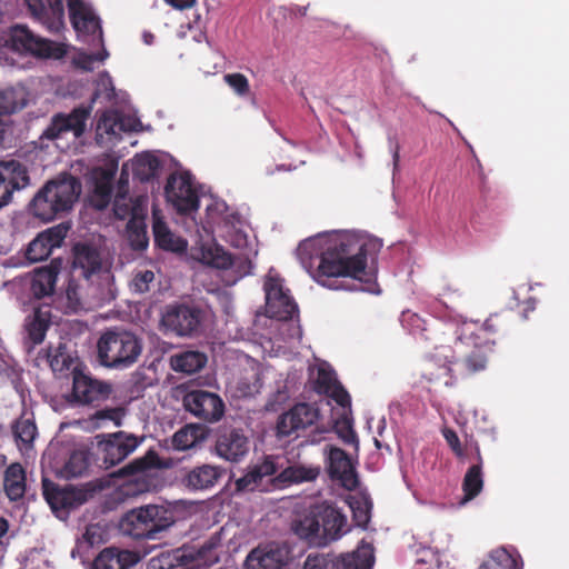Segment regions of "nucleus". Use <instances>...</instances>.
Instances as JSON below:
<instances>
[{
    "label": "nucleus",
    "instance_id": "cd10ccee",
    "mask_svg": "<svg viewBox=\"0 0 569 569\" xmlns=\"http://www.w3.org/2000/svg\"><path fill=\"white\" fill-rule=\"evenodd\" d=\"M292 530L299 538L308 540L310 543L317 546L326 545L321 520L318 515V506L309 513L297 519L292 523Z\"/></svg>",
    "mask_w": 569,
    "mask_h": 569
},
{
    "label": "nucleus",
    "instance_id": "09e8293b",
    "mask_svg": "<svg viewBox=\"0 0 569 569\" xmlns=\"http://www.w3.org/2000/svg\"><path fill=\"white\" fill-rule=\"evenodd\" d=\"M491 560L503 569H522L523 562L519 556L511 555L507 549L499 548L490 553Z\"/></svg>",
    "mask_w": 569,
    "mask_h": 569
},
{
    "label": "nucleus",
    "instance_id": "c9c22d12",
    "mask_svg": "<svg viewBox=\"0 0 569 569\" xmlns=\"http://www.w3.org/2000/svg\"><path fill=\"white\" fill-rule=\"evenodd\" d=\"M57 273L58 267L56 264L49 268L38 269L34 272L31 282V292L36 298H43L52 295Z\"/></svg>",
    "mask_w": 569,
    "mask_h": 569
},
{
    "label": "nucleus",
    "instance_id": "dca6fc26",
    "mask_svg": "<svg viewBox=\"0 0 569 569\" xmlns=\"http://www.w3.org/2000/svg\"><path fill=\"white\" fill-rule=\"evenodd\" d=\"M42 488L47 502L57 516L82 505L87 498L86 492L81 489L71 486L61 488L48 479H43Z\"/></svg>",
    "mask_w": 569,
    "mask_h": 569
},
{
    "label": "nucleus",
    "instance_id": "680f3d73",
    "mask_svg": "<svg viewBox=\"0 0 569 569\" xmlns=\"http://www.w3.org/2000/svg\"><path fill=\"white\" fill-rule=\"evenodd\" d=\"M137 169L143 168L148 170V176L153 174L159 168V160L151 154H144L137 159Z\"/></svg>",
    "mask_w": 569,
    "mask_h": 569
},
{
    "label": "nucleus",
    "instance_id": "39448f33",
    "mask_svg": "<svg viewBox=\"0 0 569 569\" xmlns=\"http://www.w3.org/2000/svg\"><path fill=\"white\" fill-rule=\"evenodd\" d=\"M142 347L138 338L128 331L110 330L98 341V356L101 363L109 368H123L134 363Z\"/></svg>",
    "mask_w": 569,
    "mask_h": 569
},
{
    "label": "nucleus",
    "instance_id": "6ab92c4d",
    "mask_svg": "<svg viewBox=\"0 0 569 569\" xmlns=\"http://www.w3.org/2000/svg\"><path fill=\"white\" fill-rule=\"evenodd\" d=\"M477 325L471 321H463L461 328L458 331V343L457 347L462 345H472L476 350L466 360V365L470 371H479L485 369L487 359L481 350H491V343L489 341H478L479 336H476Z\"/></svg>",
    "mask_w": 569,
    "mask_h": 569
},
{
    "label": "nucleus",
    "instance_id": "423d86ee",
    "mask_svg": "<svg viewBox=\"0 0 569 569\" xmlns=\"http://www.w3.org/2000/svg\"><path fill=\"white\" fill-rule=\"evenodd\" d=\"M383 241L365 231L330 230L301 240L297 249H381Z\"/></svg>",
    "mask_w": 569,
    "mask_h": 569
},
{
    "label": "nucleus",
    "instance_id": "412c9836",
    "mask_svg": "<svg viewBox=\"0 0 569 569\" xmlns=\"http://www.w3.org/2000/svg\"><path fill=\"white\" fill-rule=\"evenodd\" d=\"M163 326L178 336L190 335L199 323L198 313L188 307H173L162 317Z\"/></svg>",
    "mask_w": 569,
    "mask_h": 569
},
{
    "label": "nucleus",
    "instance_id": "3c124183",
    "mask_svg": "<svg viewBox=\"0 0 569 569\" xmlns=\"http://www.w3.org/2000/svg\"><path fill=\"white\" fill-rule=\"evenodd\" d=\"M236 392L240 397H249L259 391L260 383L257 373L251 371L246 377L234 382Z\"/></svg>",
    "mask_w": 569,
    "mask_h": 569
},
{
    "label": "nucleus",
    "instance_id": "473e14b6",
    "mask_svg": "<svg viewBox=\"0 0 569 569\" xmlns=\"http://www.w3.org/2000/svg\"><path fill=\"white\" fill-rule=\"evenodd\" d=\"M208 430L204 426L190 423L179 429L172 437V447L179 451L197 447L207 439Z\"/></svg>",
    "mask_w": 569,
    "mask_h": 569
},
{
    "label": "nucleus",
    "instance_id": "e433bc0d",
    "mask_svg": "<svg viewBox=\"0 0 569 569\" xmlns=\"http://www.w3.org/2000/svg\"><path fill=\"white\" fill-rule=\"evenodd\" d=\"M207 357L199 351H184L170 358L171 368L174 371L194 373L204 367Z\"/></svg>",
    "mask_w": 569,
    "mask_h": 569
},
{
    "label": "nucleus",
    "instance_id": "1a4fd4ad",
    "mask_svg": "<svg viewBox=\"0 0 569 569\" xmlns=\"http://www.w3.org/2000/svg\"><path fill=\"white\" fill-rule=\"evenodd\" d=\"M98 96L99 93L94 92L90 104H80L72 109L70 113L60 112L54 114L48 127L43 130L41 138L56 140L67 132H72L74 138H80L86 131L87 121L92 111V104Z\"/></svg>",
    "mask_w": 569,
    "mask_h": 569
},
{
    "label": "nucleus",
    "instance_id": "6e6d98bb",
    "mask_svg": "<svg viewBox=\"0 0 569 569\" xmlns=\"http://www.w3.org/2000/svg\"><path fill=\"white\" fill-rule=\"evenodd\" d=\"M82 539L89 547L101 545L107 539V530L103 525L92 523L86 528Z\"/></svg>",
    "mask_w": 569,
    "mask_h": 569
},
{
    "label": "nucleus",
    "instance_id": "a211bd4d",
    "mask_svg": "<svg viewBox=\"0 0 569 569\" xmlns=\"http://www.w3.org/2000/svg\"><path fill=\"white\" fill-rule=\"evenodd\" d=\"M210 548L196 546H183L168 553H163L159 558L161 568L181 567V569H200L209 565L208 552Z\"/></svg>",
    "mask_w": 569,
    "mask_h": 569
},
{
    "label": "nucleus",
    "instance_id": "393cba45",
    "mask_svg": "<svg viewBox=\"0 0 569 569\" xmlns=\"http://www.w3.org/2000/svg\"><path fill=\"white\" fill-rule=\"evenodd\" d=\"M223 469L213 465L197 466L183 476V485L191 490L212 488L222 477Z\"/></svg>",
    "mask_w": 569,
    "mask_h": 569
},
{
    "label": "nucleus",
    "instance_id": "79ce46f5",
    "mask_svg": "<svg viewBox=\"0 0 569 569\" xmlns=\"http://www.w3.org/2000/svg\"><path fill=\"white\" fill-rule=\"evenodd\" d=\"M30 12L38 19L52 17L61 18L63 16L62 0H24Z\"/></svg>",
    "mask_w": 569,
    "mask_h": 569
},
{
    "label": "nucleus",
    "instance_id": "6e6552de",
    "mask_svg": "<svg viewBox=\"0 0 569 569\" xmlns=\"http://www.w3.org/2000/svg\"><path fill=\"white\" fill-rule=\"evenodd\" d=\"M373 561L372 546L361 542L356 551L343 557L310 555L305 562V569H371Z\"/></svg>",
    "mask_w": 569,
    "mask_h": 569
},
{
    "label": "nucleus",
    "instance_id": "58836bf2",
    "mask_svg": "<svg viewBox=\"0 0 569 569\" xmlns=\"http://www.w3.org/2000/svg\"><path fill=\"white\" fill-rule=\"evenodd\" d=\"M126 200V194H117L114 199L113 211L117 218L126 219L131 216V220L128 223V228L130 230L140 231L142 230V220H141V207L140 201L141 198H137V202L134 207H131L128 203H122Z\"/></svg>",
    "mask_w": 569,
    "mask_h": 569
},
{
    "label": "nucleus",
    "instance_id": "f8f14e48",
    "mask_svg": "<svg viewBox=\"0 0 569 569\" xmlns=\"http://www.w3.org/2000/svg\"><path fill=\"white\" fill-rule=\"evenodd\" d=\"M164 193L167 200L180 213L196 211L199 207V198L188 173L170 174L164 187Z\"/></svg>",
    "mask_w": 569,
    "mask_h": 569
},
{
    "label": "nucleus",
    "instance_id": "c03bdc74",
    "mask_svg": "<svg viewBox=\"0 0 569 569\" xmlns=\"http://www.w3.org/2000/svg\"><path fill=\"white\" fill-rule=\"evenodd\" d=\"M483 480L480 463L472 466L466 473L463 479L465 497L461 503L473 499L482 490Z\"/></svg>",
    "mask_w": 569,
    "mask_h": 569
},
{
    "label": "nucleus",
    "instance_id": "a18cd8bd",
    "mask_svg": "<svg viewBox=\"0 0 569 569\" xmlns=\"http://www.w3.org/2000/svg\"><path fill=\"white\" fill-rule=\"evenodd\" d=\"M48 326V313L37 310L27 322L28 336L33 345H39L43 341Z\"/></svg>",
    "mask_w": 569,
    "mask_h": 569
},
{
    "label": "nucleus",
    "instance_id": "5fc2aeb1",
    "mask_svg": "<svg viewBox=\"0 0 569 569\" xmlns=\"http://www.w3.org/2000/svg\"><path fill=\"white\" fill-rule=\"evenodd\" d=\"M223 80L240 97H244L250 92L249 81L242 73H227Z\"/></svg>",
    "mask_w": 569,
    "mask_h": 569
},
{
    "label": "nucleus",
    "instance_id": "f3484780",
    "mask_svg": "<svg viewBox=\"0 0 569 569\" xmlns=\"http://www.w3.org/2000/svg\"><path fill=\"white\" fill-rule=\"evenodd\" d=\"M141 442L142 438L139 439L130 433L120 431L110 435L106 441L100 443L103 452V465L106 468H109L121 462L131 455Z\"/></svg>",
    "mask_w": 569,
    "mask_h": 569
},
{
    "label": "nucleus",
    "instance_id": "72a5a7b5",
    "mask_svg": "<svg viewBox=\"0 0 569 569\" xmlns=\"http://www.w3.org/2000/svg\"><path fill=\"white\" fill-rule=\"evenodd\" d=\"M69 13L71 23L77 31L94 34L97 31L101 30L99 18L84 2L77 3L74 8L71 7Z\"/></svg>",
    "mask_w": 569,
    "mask_h": 569
},
{
    "label": "nucleus",
    "instance_id": "c85d7f7f",
    "mask_svg": "<svg viewBox=\"0 0 569 569\" xmlns=\"http://www.w3.org/2000/svg\"><path fill=\"white\" fill-rule=\"evenodd\" d=\"M152 233L158 249H188L187 239L176 234L156 210L152 212Z\"/></svg>",
    "mask_w": 569,
    "mask_h": 569
},
{
    "label": "nucleus",
    "instance_id": "de8ad7c7",
    "mask_svg": "<svg viewBox=\"0 0 569 569\" xmlns=\"http://www.w3.org/2000/svg\"><path fill=\"white\" fill-rule=\"evenodd\" d=\"M290 412L299 429L312 425L319 417L318 410L307 403L295 406Z\"/></svg>",
    "mask_w": 569,
    "mask_h": 569
},
{
    "label": "nucleus",
    "instance_id": "f257e3e1",
    "mask_svg": "<svg viewBox=\"0 0 569 569\" xmlns=\"http://www.w3.org/2000/svg\"><path fill=\"white\" fill-rule=\"evenodd\" d=\"M297 305L290 296L276 297L271 283L267 286L266 315L258 316L254 327H268V333H261L260 346L270 357L286 353L282 342L293 346L302 336L301 328L292 319Z\"/></svg>",
    "mask_w": 569,
    "mask_h": 569
},
{
    "label": "nucleus",
    "instance_id": "69168bd1",
    "mask_svg": "<svg viewBox=\"0 0 569 569\" xmlns=\"http://www.w3.org/2000/svg\"><path fill=\"white\" fill-rule=\"evenodd\" d=\"M443 437L448 445L451 447V449L455 451V453L458 457H462L463 452L457 433L450 429H445Z\"/></svg>",
    "mask_w": 569,
    "mask_h": 569
},
{
    "label": "nucleus",
    "instance_id": "aec40b11",
    "mask_svg": "<svg viewBox=\"0 0 569 569\" xmlns=\"http://www.w3.org/2000/svg\"><path fill=\"white\" fill-rule=\"evenodd\" d=\"M288 560V551L277 546L258 547L246 559L247 569H281Z\"/></svg>",
    "mask_w": 569,
    "mask_h": 569
},
{
    "label": "nucleus",
    "instance_id": "9d476101",
    "mask_svg": "<svg viewBox=\"0 0 569 569\" xmlns=\"http://www.w3.org/2000/svg\"><path fill=\"white\" fill-rule=\"evenodd\" d=\"M326 469L330 478L347 490H353L359 485L356 469L357 461L342 449L327 445L323 448Z\"/></svg>",
    "mask_w": 569,
    "mask_h": 569
},
{
    "label": "nucleus",
    "instance_id": "5701e85b",
    "mask_svg": "<svg viewBox=\"0 0 569 569\" xmlns=\"http://www.w3.org/2000/svg\"><path fill=\"white\" fill-rule=\"evenodd\" d=\"M318 515L326 543L340 538L348 531L347 518L336 507L322 503L318 506Z\"/></svg>",
    "mask_w": 569,
    "mask_h": 569
},
{
    "label": "nucleus",
    "instance_id": "b1692460",
    "mask_svg": "<svg viewBox=\"0 0 569 569\" xmlns=\"http://www.w3.org/2000/svg\"><path fill=\"white\" fill-rule=\"evenodd\" d=\"M111 392V386L94 380L86 375H76L73 379V395L78 401L89 403L107 398Z\"/></svg>",
    "mask_w": 569,
    "mask_h": 569
},
{
    "label": "nucleus",
    "instance_id": "603ef678",
    "mask_svg": "<svg viewBox=\"0 0 569 569\" xmlns=\"http://www.w3.org/2000/svg\"><path fill=\"white\" fill-rule=\"evenodd\" d=\"M158 465V456L153 451H148L144 457L139 458L131 462L130 465L126 466L120 470L121 475H134L140 471H143L148 468L154 467Z\"/></svg>",
    "mask_w": 569,
    "mask_h": 569
},
{
    "label": "nucleus",
    "instance_id": "338daca9",
    "mask_svg": "<svg viewBox=\"0 0 569 569\" xmlns=\"http://www.w3.org/2000/svg\"><path fill=\"white\" fill-rule=\"evenodd\" d=\"M97 59L94 54H80L78 59H76V64L82 70L91 71Z\"/></svg>",
    "mask_w": 569,
    "mask_h": 569
},
{
    "label": "nucleus",
    "instance_id": "4468645a",
    "mask_svg": "<svg viewBox=\"0 0 569 569\" xmlns=\"http://www.w3.org/2000/svg\"><path fill=\"white\" fill-rule=\"evenodd\" d=\"M30 184L28 168L19 160H0V208L7 206L13 191Z\"/></svg>",
    "mask_w": 569,
    "mask_h": 569
},
{
    "label": "nucleus",
    "instance_id": "4c0bfd02",
    "mask_svg": "<svg viewBox=\"0 0 569 569\" xmlns=\"http://www.w3.org/2000/svg\"><path fill=\"white\" fill-rule=\"evenodd\" d=\"M4 490L11 500L21 498L26 491V476L19 463L10 465L4 472Z\"/></svg>",
    "mask_w": 569,
    "mask_h": 569
},
{
    "label": "nucleus",
    "instance_id": "9b49d317",
    "mask_svg": "<svg viewBox=\"0 0 569 569\" xmlns=\"http://www.w3.org/2000/svg\"><path fill=\"white\" fill-rule=\"evenodd\" d=\"M194 259L203 264L228 272L229 283L237 282L240 278L250 272L251 261L242 253L230 254L229 251H194Z\"/></svg>",
    "mask_w": 569,
    "mask_h": 569
},
{
    "label": "nucleus",
    "instance_id": "c756f323",
    "mask_svg": "<svg viewBox=\"0 0 569 569\" xmlns=\"http://www.w3.org/2000/svg\"><path fill=\"white\" fill-rule=\"evenodd\" d=\"M137 561L138 557L134 552L107 548L94 559L92 569H127Z\"/></svg>",
    "mask_w": 569,
    "mask_h": 569
},
{
    "label": "nucleus",
    "instance_id": "a19ab883",
    "mask_svg": "<svg viewBox=\"0 0 569 569\" xmlns=\"http://www.w3.org/2000/svg\"><path fill=\"white\" fill-rule=\"evenodd\" d=\"M73 268L80 269L81 274L89 278L102 268L100 251H74Z\"/></svg>",
    "mask_w": 569,
    "mask_h": 569
},
{
    "label": "nucleus",
    "instance_id": "2f4dec72",
    "mask_svg": "<svg viewBox=\"0 0 569 569\" xmlns=\"http://www.w3.org/2000/svg\"><path fill=\"white\" fill-rule=\"evenodd\" d=\"M351 402L343 408V406H337V411L332 409L331 423L338 435V437L347 445L353 446L355 450H358L359 441L356 432L352 429L351 419L349 418Z\"/></svg>",
    "mask_w": 569,
    "mask_h": 569
},
{
    "label": "nucleus",
    "instance_id": "f03ea898",
    "mask_svg": "<svg viewBox=\"0 0 569 569\" xmlns=\"http://www.w3.org/2000/svg\"><path fill=\"white\" fill-rule=\"evenodd\" d=\"M81 192V183L70 173H61L48 181L29 203V212L42 220L51 221L59 213L69 211Z\"/></svg>",
    "mask_w": 569,
    "mask_h": 569
},
{
    "label": "nucleus",
    "instance_id": "49530a36",
    "mask_svg": "<svg viewBox=\"0 0 569 569\" xmlns=\"http://www.w3.org/2000/svg\"><path fill=\"white\" fill-rule=\"evenodd\" d=\"M453 356L448 355V350L446 348H441L437 350V352L433 355V363L436 366H439V370L437 372H430V380H442L445 379V385L449 386L451 385L450 379H447L450 377L451 367Z\"/></svg>",
    "mask_w": 569,
    "mask_h": 569
},
{
    "label": "nucleus",
    "instance_id": "ddd939ff",
    "mask_svg": "<svg viewBox=\"0 0 569 569\" xmlns=\"http://www.w3.org/2000/svg\"><path fill=\"white\" fill-rule=\"evenodd\" d=\"M182 402L187 411L208 422L219 421L224 413V403L221 398L206 390L187 392Z\"/></svg>",
    "mask_w": 569,
    "mask_h": 569
},
{
    "label": "nucleus",
    "instance_id": "bf43d9fd",
    "mask_svg": "<svg viewBox=\"0 0 569 569\" xmlns=\"http://www.w3.org/2000/svg\"><path fill=\"white\" fill-rule=\"evenodd\" d=\"M298 426L295 421V418H292V415L290 411L283 413L277 423V431L279 436H289L293 431L298 430Z\"/></svg>",
    "mask_w": 569,
    "mask_h": 569
},
{
    "label": "nucleus",
    "instance_id": "a878e982",
    "mask_svg": "<svg viewBox=\"0 0 569 569\" xmlns=\"http://www.w3.org/2000/svg\"><path fill=\"white\" fill-rule=\"evenodd\" d=\"M320 470L318 465L292 463L274 476V486L282 488L291 483L313 481L319 477Z\"/></svg>",
    "mask_w": 569,
    "mask_h": 569
},
{
    "label": "nucleus",
    "instance_id": "ea45409f",
    "mask_svg": "<svg viewBox=\"0 0 569 569\" xmlns=\"http://www.w3.org/2000/svg\"><path fill=\"white\" fill-rule=\"evenodd\" d=\"M13 433L20 451L30 450L38 433L34 420L30 417H21L13 427Z\"/></svg>",
    "mask_w": 569,
    "mask_h": 569
},
{
    "label": "nucleus",
    "instance_id": "4d7b16f0",
    "mask_svg": "<svg viewBox=\"0 0 569 569\" xmlns=\"http://www.w3.org/2000/svg\"><path fill=\"white\" fill-rule=\"evenodd\" d=\"M276 297L289 296L288 291L283 287V279L277 272L274 268H270L264 278L263 290L267 295V286L270 284Z\"/></svg>",
    "mask_w": 569,
    "mask_h": 569
},
{
    "label": "nucleus",
    "instance_id": "37998d69",
    "mask_svg": "<svg viewBox=\"0 0 569 569\" xmlns=\"http://www.w3.org/2000/svg\"><path fill=\"white\" fill-rule=\"evenodd\" d=\"M88 453L79 449L71 452L63 467L60 469V475L64 478H73L82 476L88 469Z\"/></svg>",
    "mask_w": 569,
    "mask_h": 569
},
{
    "label": "nucleus",
    "instance_id": "8fccbe9b",
    "mask_svg": "<svg viewBox=\"0 0 569 569\" xmlns=\"http://www.w3.org/2000/svg\"><path fill=\"white\" fill-rule=\"evenodd\" d=\"M112 186L110 182H98L94 187L93 194L91 196V203L99 210L106 209L111 202Z\"/></svg>",
    "mask_w": 569,
    "mask_h": 569
},
{
    "label": "nucleus",
    "instance_id": "7ed1b4c3",
    "mask_svg": "<svg viewBox=\"0 0 569 569\" xmlns=\"http://www.w3.org/2000/svg\"><path fill=\"white\" fill-rule=\"evenodd\" d=\"M345 251H322L318 257V272L326 277H350L362 286L355 287L362 291L373 292L372 283L376 269L367 263L366 251L347 257Z\"/></svg>",
    "mask_w": 569,
    "mask_h": 569
},
{
    "label": "nucleus",
    "instance_id": "0e129e2a",
    "mask_svg": "<svg viewBox=\"0 0 569 569\" xmlns=\"http://www.w3.org/2000/svg\"><path fill=\"white\" fill-rule=\"evenodd\" d=\"M116 119L111 112H103L98 120V130H104L106 133H114Z\"/></svg>",
    "mask_w": 569,
    "mask_h": 569
},
{
    "label": "nucleus",
    "instance_id": "4be33fe9",
    "mask_svg": "<svg viewBox=\"0 0 569 569\" xmlns=\"http://www.w3.org/2000/svg\"><path fill=\"white\" fill-rule=\"evenodd\" d=\"M216 449L219 457L228 461H239L247 455L249 441L239 430H229L219 436Z\"/></svg>",
    "mask_w": 569,
    "mask_h": 569
},
{
    "label": "nucleus",
    "instance_id": "f704fd0d",
    "mask_svg": "<svg viewBox=\"0 0 569 569\" xmlns=\"http://www.w3.org/2000/svg\"><path fill=\"white\" fill-rule=\"evenodd\" d=\"M124 415L126 410L122 407L107 408L97 411L89 419H84L80 423L82 425L83 429L89 431L106 428L110 423H112L116 427H119L122 422Z\"/></svg>",
    "mask_w": 569,
    "mask_h": 569
},
{
    "label": "nucleus",
    "instance_id": "bb28decb",
    "mask_svg": "<svg viewBox=\"0 0 569 569\" xmlns=\"http://www.w3.org/2000/svg\"><path fill=\"white\" fill-rule=\"evenodd\" d=\"M316 382L320 391L328 393L337 406L346 408L350 403L349 393L337 382L333 371L325 363L317 367Z\"/></svg>",
    "mask_w": 569,
    "mask_h": 569
},
{
    "label": "nucleus",
    "instance_id": "2eb2a0df",
    "mask_svg": "<svg viewBox=\"0 0 569 569\" xmlns=\"http://www.w3.org/2000/svg\"><path fill=\"white\" fill-rule=\"evenodd\" d=\"M279 467V463L272 458H267L262 462L249 467L247 473L236 480V490L239 492H250L276 489L274 475Z\"/></svg>",
    "mask_w": 569,
    "mask_h": 569
},
{
    "label": "nucleus",
    "instance_id": "e2e57ef3",
    "mask_svg": "<svg viewBox=\"0 0 569 569\" xmlns=\"http://www.w3.org/2000/svg\"><path fill=\"white\" fill-rule=\"evenodd\" d=\"M66 296L69 302V308L76 311L81 306V297L79 293V287L73 282L68 284Z\"/></svg>",
    "mask_w": 569,
    "mask_h": 569
},
{
    "label": "nucleus",
    "instance_id": "20e7f679",
    "mask_svg": "<svg viewBox=\"0 0 569 569\" xmlns=\"http://www.w3.org/2000/svg\"><path fill=\"white\" fill-rule=\"evenodd\" d=\"M174 523L172 511L161 506H146L129 511L121 520L123 533L133 538L154 539Z\"/></svg>",
    "mask_w": 569,
    "mask_h": 569
},
{
    "label": "nucleus",
    "instance_id": "774afa93",
    "mask_svg": "<svg viewBox=\"0 0 569 569\" xmlns=\"http://www.w3.org/2000/svg\"><path fill=\"white\" fill-rule=\"evenodd\" d=\"M172 8L178 10H184L193 7L196 0H164Z\"/></svg>",
    "mask_w": 569,
    "mask_h": 569
},
{
    "label": "nucleus",
    "instance_id": "13d9d810",
    "mask_svg": "<svg viewBox=\"0 0 569 569\" xmlns=\"http://www.w3.org/2000/svg\"><path fill=\"white\" fill-rule=\"evenodd\" d=\"M153 280H154V273L150 270H144L134 276L130 286L134 292L143 293L149 290L150 283Z\"/></svg>",
    "mask_w": 569,
    "mask_h": 569
},
{
    "label": "nucleus",
    "instance_id": "0eeeda50",
    "mask_svg": "<svg viewBox=\"0 0 569 569\" xmlns=\"http://www.w3.org/2000/svg\"><path fill=\"white\" fill-rule=\"evenodd\" d=\"M7 44L17 52L30 53L39 58L60 59L66 54L62 44L36 36L27 26L10 27Z\"/></svg>",
    "mask_w": 569,
    "mask_h": 569
},
{
    "label": "nucleus",
    "instance_id": "7c9ffc66",
    "mask_svg": "<svg viewBox=\"0 0 569 569\" xmlns=\"http://www.w3.org/2000/svg\"><path fill=\"white\" fill-rule=\"evenodd\" d=\"M71 226L68 222H61L40 232L26 249H58L62 246L68 236Z\"/></svg>",
    "mask_w": 569,
    "mask_h": 569
},
{
    "label": "nucleus",
    "instance_id": "052dcab7",
    "mask_svg": "<svg viewBox=\"0 0 569 569\" xmlns=\"http://www.w3.org/2000/svg\"><path fill=\"white\" fill-rule=\"evenodd\" d=\"M227 237V241L232 249H248L250 247L247 234L240 230L230 229Z\"/></svg>",
    "mask_w": 569,
    "mask_h": 569
},
{
    "label": "nucleus",
    "instance_id": "864d4df0",
    "mask_svg": "<svg viewBox=\"0 0 569 569\" xmlns=\"http://www.w3.org/2000/svg\"><path fill=\"white\" fill-rule=\"evenodd\" d=\"M350 509L353 512V518L359 526H365L369 521V502L365 497L356 498L350 497L348 500Z\"/></svg>",
    "mask_w": 569,
    "mask_h": 569
}]
</instances>
